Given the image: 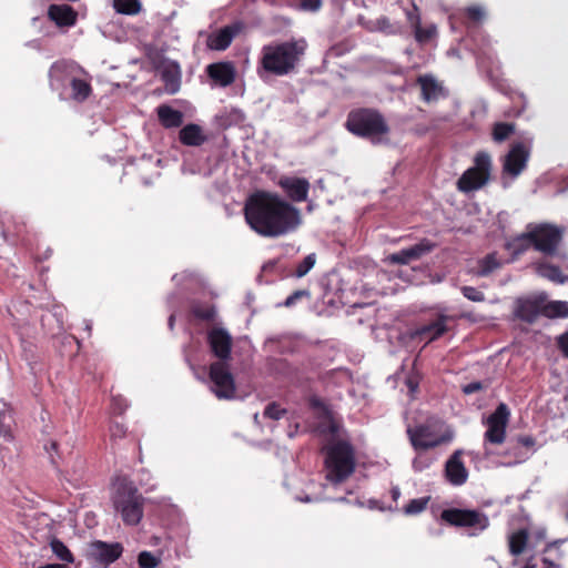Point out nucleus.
I'll use <instances>...</instances> for the list:
<instances>
[{
    "instance_id": "57",
    "label": "nucleus",
    "mask_w": 568,
    "mask_h": 568,
    "mask_svg": "<svg viewBox=\"0 0 568 568\" xmlns=\"http://www.w3.org/2000/svg\"><path fill=\"white\" fill-rule=\"evenodd\" d=\"M378 28L383 31H387V32H394L395 30L392 28L388 19L386 18H383V19H379L378 20Z\"/></svg>"
},
{
    "instance_id": "25",
    "label": "nucleus",
    "mask_w": 568,
    "mask_h": 568,
    "mask_svg": "<svg viewBox=\"0 0 568 568\" xmlns=\"http://www.w3.org/2000/svg\"><path fill=\"white\" fill-rule=\"evenodd\" d=\"M161 79L164 82L168 93H176L181 85V70L179 64L176 62L166 64L161 72Z\"/></svg>"
},
{
    "instance_id": "46",
    "label": "nucleus",
    "mask_w": 568,
    "mask_h": 568,
    "mask_svg": "<svg viewBox=\"0 0 568 568\" xmlns=\"http://www.w3.org/2000/svg\"><path fill=\"white\" fill-rule=\"evenodd\" d=\"M138 564L140 568H156L160 559L150 551H141L138 556Z\"/></svg>"
},
{
    "instance_id": "9",
    "label": "nucleus",
    "mask_w": 568,
    "mask_h": 568,
    "mask_svg": "<svg viewBox=\"0 0 568 568\" xmlns=\"http://www.w3.org/2000/svg\"><path fill=\"white\" fill-rule=\"evenodd\" d=\"M509 417L508 406L505 403H499L496 409L483 422L487 426L484 434L485 446L487 444L500 445L505 442Z\"/></svg>"
},
{
    "instance_id": "16",
    "label": "nucleus",
    "mask_w": 568,
    "mask_h": 568,
    "mask_svg": "<svg viewBox=\"0 0 568 568\" xmlns=\"http://www.w3.org/2000/svg\"><path fill=\"white\" fill-rule=\"evenodd\" d=\"M416 82L420 87V98L426 103H434L448 97V90L432 74L419 75Z\"/></svg>"
},
{
    "instance_id": "33",
    "label": "nucleus",
    "mask_w": 568,
    "mask_h": 568,
    "mask_svg": "<svg viewBox=\"0 0 568 568\" xmlns=\"http://www.w3.org/2000/svg\"><path fill=\"white\" fill-rule=\"evenodd\" d=\"M528 532L524 529H520L509 536V551L514 556L520 555L527 544Z\"/></svg>"
},
{
    "instance_id": "37",
    "label": "nucleus",
    "mask_w": 568,
    "mask_h": 568,
    "mask_svg": "<svg viewBox=\"0 0 568 568\" xmlns=\"http://www.w3.org/2000/svg\"><path fill=\"white\" fill-rule=\"evenodd\" d=\"M538 273L542 277H546L552 282H557V283L565 282V277L562 276L561 270L557 265H551V264H547V263L540 264L538 266Z\"/></svg>"
},
{
    "instance_id": "15",
    "label": "nucleus",
    "mask_w": 568,
    "mask_h": 568,
    "mask_svg": "<svg viewBox=\"0 0 568 568\" xmlns=\"http://www.w3.org/2000/svg\"><path fill=\"white\" fill-rule=\"evenodd\" d=\"M529 158V149L524 142L514 143L505 155L503 172L511 175L513 178L518 176L527 165Z\"/></svg>"
},
{
    "instance_id": "40",
    "label": "nucleus",
    "mask_w": 568,
    "mask_h": 568,
    "mask_svg": "<svg viewBox=\"0 0 568 568\" xmlns=\"http://www.w3.org/2000/svg\"><path fill=\"white\" fill-rule=\"evenodd\" d=\"M414 34L417 42L426 43L436 36V27L429 26L427 28H423L420 26L419 19L417 18L416 22L414 23Z\"/></svg>"
},
{
    "instance_id": "29",
    "label": "nucleus",
    "mask_w": 568,
    "mask_h": 568,
    "mask_svg": "<svg viewBox=\"0 0 568 568\" xmlns=\"http://www.w3.org/2000/svg\"><path fill=\"white\" fill-rule=\"evenodd\" d=\"M544 316L547 318H567L568 302L566 301H548L544 302Z\"/></svg>"
},
{
    "instance_id": "64",
    "label": "nucleus",
    "mask_w": 568,
    "mask_h": 568,
    "mask_svg": "<svg viewBox=\"0 0 568 568\" xmlns=\"http://www.w3.org/2000/svg\"><path fill=\"white\" fill-rule=\"evenodd\" d=\"M328 54L334 55V57H338V55L343 54V52L338 50V47H332L329 49Z\"/></svg>"
},
{
    "instance_id": "51",
    "label": "nucleus",
    "mask_w": 568,
    "mask_h": 568,
    "mask_svg": "<svg viewBox=\"0 0 568 568\" xmlns=\"http://www.w3.org/2000/svg\"><path fill=\"white\" fill-rule=\"evenodd\" d=\"M465 16L473 22H480L484 17V10L478 6H471L465 9Z\"/></svg>"
},
{
    "instance_id": "55",
    "label": "nucleus",
    "mask_w": 568,
    "mask_h": 568,
    "mask_svg": "<svg viewBox=\"0 0 568 568\" xmlns=\"http://www.w3.org/2000/svg\"><path fill=\"white\" fill-rule=\"evenodd\" d=\"M485 387L486 386L481 382L476 381L464 385L462 390L465 395H470L479 390H483Z\"/></svg>"
},
{
    "instance_id": "20",
    "label": "nucleus",
    "mask_w": 568,
    "mask_h": 568,
    "mask_svg": "<svg viewBox=\"0 0 568 568\" xmlns=\"http://www.w3.org/2000/svg\"><path fill=\"white\" fill-rule=\"evenodd\" d=\"M239 31L240 28L236 24L225 26L207 37L206 45L211 50L224 51L231 45Z\"/></svg>"
},
{
    "instance_id": "17",
    "label": "nucleus",
    "mask_w": 568,
    "mask_h": 568,
    "mask_svg": "<svg viewBox=\"0 0 568 568\" xmlns=\"http://www.w3.org/2000/svg\"><path fill=\"white\" fill-rule=\"evenodd\" d=\"M462 450H456L445 464L446 479L454 486H460L468 478V470L462 460Z\"/></svg>"
},
{
    "instance_id": "7",
    "label": "nucleus",
    "mask_w": 568,
    "mask_h": 568,
    "mask_svg": "<svg viewBox=\"0 0 568 568\" xmlns=\"http://www.w3.org/2000/svg\"><path fill=\"white\" fill-rule=\"evenodd\" d=\"M209 377L213 384L212 390L217 398L232 399L235 397V381L227 362L216 361L211 363Z\"/></svg>"
},
{
    "instance_id": "28",
    "label": "nucleus",
    "mask_w": 568,
    "mask_h": 568,
    "mask_svg": "<svg viewBox=\"0 0 568 568\" xmlns=\"http://www.w3.org/2000/svg\"><path fill=\"white\" fill-rule=\"evenodd\" d=\"M69 85L71 87L70 98L79 103L84 102L92 93L91 84L84 79L72 77Z\"/></svg>"
},
{
    "instance_id": "48",
    "label": "nucleus",
    "mask_w": 568,
    "mask_h": 568,
    "mask_svg": "<svg viewBox=\"0 0 568 568\" xmlns=\"http://www.w3.org/2000/svg\"><path fill=\"white\" fill-rule=\"evenodd\" d=\"M43 448L47 452V454L49 455L50 463L53 466L58 467L59 459H60L58 442L51 439L44 444Z\"/></svg>"
},
{
    "instance_id": "56",
    "label": "nucleus",
    "mask_w": 568,
    "mask_h": 568,
    "mask_svg": "<svg viewBox=\"0 0 568 568\" xmlns=\"http://www.w3.org/2000/svg\"><path fill=\"white\" fill-rule=\"evenodd\" d=\"M426 467H428V463L423 460L420 457H416L414 460H413V468L417 471H422L423 469H425Z\"/></svg>"
},
{
    "instance_id": "38",
    "label": "nucleus",
    "mask_w": 568,
    "mask_h": 568,
    "mask_svg": "<svg viewBox=\"0 0 568 568\" xmlns=\"http://www.w3.org/2000/svg\"><path fill=\"white\" fill-rule=\"evenodd\" d=\"M500 266L501 263L497 260L496 253L487 254L483 260L479 261L478 274L480 276H487Z\"/></svg>"
},
{
    "instance_id": "52",
    "label": "nucleus",
    "mask_w": 568,
    "mask_h": 568,
    "mask_svg": "<svg viewBox=\"0 0 568 568\" xmlns=\"http://www.w3.org/2000/svg\"><path fill=\"white\" fill-rule=\"evenodd\" d=\"M535 445L536 439L531 435H519L516 437V446L514 447V449L517 450L519 447L532 449Z\"/></svg>"
},
{
    "instance_id": "59",
    "label": "nucleus",
    "mask_w": 568,
    "mask_h": 568,
    "mask_svg": "<svg viewBox=\"0 0 568 568\" xmlns=\"http://www.w3.org/2000/svg\"><path fill=\"white\" fill-rule=\"evenodd\" d=\"M326 432L332 435H336L339 432V425L335 420L331 419Z\"/></svg>"
},
{
    "instance_id": "24",
    "label": "nucleus",
    "mask_w": 568,
    "mask_h": 568,
    "mask_svg": "<svg viewBox=\"0 0 568 568\" xmlns=\"http://www.w3.org/2000/svg\"><path fill=\"white\" fill-rule=\"evenodd\" d=\"M179 140L186 146H200L207 140V138L199 124L189 123L180 130Z\"/></svg>"
},
{
    "instance_id": "27",
    "label": "nucleus",
    "mask_w": 568,
    "mask_h": 568,
    "mask_svg": "<svg viewBox=\"0 0 568 568\" xmlns=\"http://www.w3.org/2000/svg\"><path fill=\"white\" fill-rule=\"evenodd\" d=\"M530 231L521 233L511 240L507 241L505 248L510 252L511 258L516 260L524 254L530 246H532V240H530Z\"/></svg>"
},
{
    "instance_id": "13",
    "label": "nucleus",
    "mask_w": 568,
    "mask_h": 568,
    "mask_svg": "<svg viewBox=\"0 0 568 568\" xmlns=\"http://www.w3.org/2000/svg\"><path fill=\"white\" fill-rule=\"evenodd\" d=\"M547 297L546 293L518 297L515 301L514 316L527 324H534L540 315L544 316V302Z\"/></svg>"
},
{
    "instance_id": "35",
    "label": "nucleus",
    "mask_w": 568,
    "mask_h": 568,
    "mask_svg": "<svg viewBox=\"0 0 568 568\" xmlns=\"http://www.w3.org/2000/svg\"><path fill=\"white\" fill-rule=\"evenodd\" d=\"M191 314L201 321L211 322L216 317V308L214 305H203L201 303H193L191 305Z\"/></svg>"
},
{
    "instance_id": "62",
    "label": "nucleus",
    "mask_w": 568,
    "mask_h": 568,
    "mask_svg": "<svg viewBox=\"0 0 568 568\" xmlns=\"http://www.w3.org/2000/svg\"><path fill=\"white\" fill-rule=\"evenodd\" d=\"M390 495H392L393 500H395V501H396V500L399 498V496H400V490H399V488H398V487H393V488L390 489Z\"/></svg>"
},
{
    "instance_id": "4",
    "label": "nucleus",
    "mask_w": 568,
    "mask_h": 568,
    "mask_svg": "<svg viewBox=\"0 0 568 568\" xmlns=\"http://www.w3.org/2000/svg\"><path fill=\"white\" fill-rule=\"evenodd\" d=\"M326 478L333 484L345 481L356 467L355 450L349 442L337 440L325 448Z\"/></svg>"
},
{
    "instance_id": "60",
    "label": "nucleus",
    "mask_w": 568,
    "mask_h": 568,
    "mask_svg": "<svg viewBox=\"0 0 568 568\" xmlns=\"http://www.w3.org/2000/svg\"><path fill=\"white\" fill-rule=\"evenodd\" d=\"M175 326V314H171L168 318V327L172 332Z\"/></svg>"
},
{
    "instance_id": "36",
    "label": "nucleus",
    "mask_w": 568,
    "mask_h": 568,
    "mask_svg": "<svg viewBox=\"0 0 568 568\" xmlns=\"http://www.w3.org/2000/svg\"><path fill=\"white\" fill-rule=\"evenodd\" d=\"M50 547H51L52 552L59 560L68 562V564L74 562V557H73L72 552L70 551V549L65 546V544L62 540H60L58 538H53L50 541Z\"/></svg>"
},
{
    "instance_id": "41",
    "label": "nucleus",
    "mask_w": 568,
    "mask_h": 568,
    "mask_svg": "<svg viewBox=\"0 0 568 568\" xmlns=\"http://www.w3.org/2000/svg\"><path fill=\"white\" fill-rule=\"evenodd\" d=\"M316 255L315 253H311L306 255L295 267L292 273L293 276L301 278L305 276L315 265Z\"/></svg>"
},
{
    "instance_id": "14",
    "label": "nucleus",
    "mask_w": 568,
    "mask_h": 568,
    "mask_svg": "<svg viewBox=\"0 0 568 568\" xmlns=\"http://www.w3.org/2000/svg\"><path fill=\"white\" fill-rule=\"evenodd\" d=\"M206 341L211 353L217 361L229 362L231 359L233 338L225 328L213 327L209 329Z\"/></svg>"
},
{
    "instance_id": "5",
    "label": "nucleus",
    "mask_w": 568,
    "mask_h": 568,
    "mask_svg": "<svg viewBox=\"0 0 568 568\" xmlns=\"http://www.w3.org/2000/svg\"><path fill=\"white\" fill-rule=\"evenodd\" d=\"M144 497L131 481L121 483L113 496V506L128 526H136L143 517Z\"/></svg>"
},
{
    "instance_id": "49",
    "label": "nucleus",
    "mask_w": 568,
    "mask_h": 568,
    "mask_svg": "<svg viewBox=\"0 0 568 568\" xmlns=\"http://www.w3.org/2000/svg\"><path fill=\"white\" fill-rule=\"evenodd\" d=\"M460 291L463 295L471 302L480 303L485 301V294L474 286H463Z\"/></svg>"
},
{
    "instance_id": "3",
    "label": "nucleus",
    "mask_w": 568,
    "mask_h": 568,
    "mask_svg": "<svg viewBox=\"0 0 568 568\" xmlns=\"http://www.w3.org/2000/svg\"><path fill=\"white\" fill-rule=\"evenodd\" d=\"M345 129L353 135L376 144L390 131L384 115L373 108H356L348 112Z\"/></svg>"
},
{
    "instance_id": "8",
    "label": "nucleus",
    "mask_w": 568,
    "mask_h": 568,
    "mask_svg": "<svg viewBox=\"0 0 568 568\" xmlns=\"http://www.w3.org/2000/svg\"><path fill=\"white\" fill-rule=\"evenodd\" d=\"M442 520L455 527H467L484 530L489 525L488 517L476 509L448 508L440 514Z\"/></svg>"
},
{
    "instance_id": "12",
    "label": "nucleus",
    "mask_w": 568,
    "mask_h": 568,
    "mask_svg": "<svg viewBox=\"0 0 568 568\" xmlns=\"http://www.w3.org/2000/svg\"><path fill=\"white\" fill-rule=\"evenodd\" d=\"M407 435L415 450H426L438 447L439 445L449 442L453 437L452 433H445L436 437L435 432L428 424H420L413 428L408 427Z\"/></svg>"
},
{
    "instance_id": "61",
    "label": "nucleus",
    "mask_w": 568,
    "mask_h": 568,
    "mask_svg": "<svg viewBox=\"0 0 568 568\" xmlns=\"http://www.w3.org/2000/svg\"><path fill=\"white\" fill-rule=\"evenodd\" d=\"M38 568H68L64 564H47Z\"/></svg>"
},
{
    "instance_id": "44",
    "label": "nucleus",
    "mask_w": 568,
    "mask_h": 568,
    "mask_svg": "<svg viewBox=\"0 0 568 568\" xmlns=\"http://www.w3.org/2000/svg\"><path fill=\"white\" fill-rule=\"evenodd\" d=\"M430 500V497H422L409 500V503L404 507V513L406 515H417L426 509L428 503Z\"/></svg>"
},
{
    "instance_id": "45",
    "label": "nucleus",
    "mask_w": 568,
    "mask_h": 568,
    "mask_svg": "<svg viewBox=\"0 0 568 568\" xmlns=\"http://www.w3.org/2000/svg\"><path fill=\"white\" fill-rule=\"evenodd\" d=\"M286 413L287 410L285 408H282L280 404H277L276 402H271L266 405L263 415L265 418L278 420L282 417H284Z\"/></svg>"
},
{
    "instance_id": "22",
    "label": "nucleus",
    "mask_w": 568,
    "mask_h": 568,
    "mask_svg": "<svg viewBox=\"0 0 568 568\" xmlns=\"http://www.w3.org/2000/svg\"><path fill=\"white\" fill-rule=\"evenodd\" d=\"M489 176L479 172L478 169L469 168L457 181L458 190L463 192H471L484 186Z\"/></svg>"
},
{
    "instance_id": "6",
    "label": "nucleus",
    "mask_w": 568,
    "mask_h": 568,
    "mask_svg": "<svg viewBox=\"0 0 568 568\" xmlns=\"http://www.w3.org/2000/svg\"><path fill=\"white\" fill-rule=\"evenodd\" d=\"M530 240L532 247L545 255L556 254L559 243L562 240V230L556 225L541 223L538 225L529 224Z\"/></svg>"
},
{
    "instance_id": "21",
    "label": "nucleus",
    "mask_w": 568,
    "mask_h": 568,
    "mask_svg": "<svg viewBox=\"0 0 568 568\" xmlns=\"http://www.w3.org/2000/svg\"><path fill=\"white\" fill-rule=\"evenodd\" d=\"M206 73L220 87L231 85L236 75L235 68L231 62L211 63L206 68Z\"/></svg>"
},
{
    "instance_id": "43",
    "label": "nucleus",
    "mask_w": 568,
    "mask_h": 568,
    "mask_svg": "<svg viewBox=\"0 0 568 568\" xmlns=\"http://www.w3.org/2000/svg\"><path fill=\"white\" fill-rule=\"evenodd\" d=\"M474 162H475V166H473L474 169H478L479 172L484 173L487 176L490 175L491 159L487 152H485V151L477 152V154L475 155Z\"/></svg>"
},
{
    "instance_id": "63",
    "label": "nucleus",
    "mask_w": 568,
    "mask_h": 568,
    "mask_svg": "<svg viewBox=\"0 0 568 568\" xmlns=\"http://www.w3.org/2000/svg\"><path fill=\"white\" fill-rule=\"evenodd\" d=\"M275 265H276L275 261H270L263 265V271H271L275 267Z\"/></svg>"
},
{
    "instance_id": "11",
    "label": "nucleus",
    "mask_w": 568,
    "mask_h": 568,
    "mask_svg": "<svg viewBox=\"0 0 568 568\" xmlns=\"http://www.w3.org/2000/svg\"><path fill=\"white\" fill-rule=\"evenodd\" d=\"M448 315L438 314L436 320L428 324L415 328H408L402 334V339L407 343L425 342L428 344L442 337L448 332L447 321L450 320Z\"/></svg>"
},
{
    "instance_id": "58",
    "label": "nucleus",
    "mask_w": 568,
    "mask_h": 568,
    "mask_svg": "<svg viewBox=\"0 0 568 568\" xmlns=\"http://www.w3.org/2000/svg\"><path fill=\"white\" fill-rule=\"evenodd\" d=\"M113 405H114V412L118 413V414H122L125 408H126V405H122V399L121 398H113Z\"/></svg>"
},
{
    "instance_id": "47",
    "label": "nucleus",
    "mask_w": 568,
    "mask_h": 568,
    "mask_svg": "<svg viewBox=\"0 0 568 568\" xmlns=\"http://www.w3.org/2000/svg\"><path fill=\"white\" fill-rule=\"evenodd\" d=\"M303 298H307V300L311 298L310 290H306V288L297 290V291L293 292L290 296H287L286 300L283 303L278 304V305L280 306H285V307H292L298 301H301Z\"/></svg>"
},
{
    "instance_id": "32",
    "label": "nucleus",
    "mask_w": 568,
    "mask_h": 568,
    "mask_svg": "<svg viewBox=\"0 0 568 568\" xmlns=\"http://www.w3.org/2000/svg\"><path fill=\"white\" fill-rule=\"evenodd\" d=\"M510 100L513 105L508 108L504 115L506 118H518L523 114V112L526 109L527 100L526 97L523 93L519 92H511L510 93Z\"/></svg>"
},
{
    "instance_id": "23",
    "label": "nucleus",
    "mask_w": 568,
    "mask_h": 568,
    "mask_svg": "<svg viewBox=\"0 0 568 568\" xmlns=\"http://www.w3.org/2000/svg\"><path fill=\"white\" fill-rule=\"evenodd\" d=\"M70 70L64 61L54 62L49 70V82L52 90L59 91L70 83Z\"/></svg>"
},
{
    "instance_id": "50",
    "label": "nucleus",
    "mask_w": 568,
    "mask_h": 568,
    "mask_svg": "<svg viewBox=\"0 0 568 568\" xmlns=\"http://www.w3.org/2000/svg\"><path fill=\"white\" fill-rule=\"evenodd\" d=\"M110 438L112 440L122 439L126 435V427L118 422H112L109 427Z\"/></svg>"
},
{
    "instance_id": "2",
    "label": "nucleus",
    "mask_w": 568,
    "mask_h": 568,
    "mask_svg": "<svg viewBox=\"0 0 568 568\" xmlns=\"http://www.w3.org/2000/svg\"><path fill=\"white\" fill-rule=\"evenodd\" d=\"M305 50L304 40H288L264 45L257 65L258 77L265 81L270 75L284 77L295 72Z\"/></svg>"
},
{
    "instance_id": "31",
    "label": "nucleus",
    "mask_w": 568,
    "mask_h": 568,
    "mask_svg": "<svg viewBox=\"0 0 568 568\" xmlns=\"http://www.w3.org/2000/svg\"><path fill=\"white\" fill-rule=\"evenodd\" d=\"M516 131V124L515 123H508V122H496L493 125L491 130V136L493 140L497 143L505 142L508 140Z\"/></svg>"
},
{
    "instance_id": "54",
    "label": "nucleus",
    "mask_w": 568,
    "mask_h": 568,
    "mask_svg": "<svg viewBox=\"0 0 568 568\" xmlns=\"http://www.w3.org/2000/svg\"><path fill=\"white\" fill-rule=\"evenodd\" d=\"M556 343L562 355L568 358V329L557 337Z\"/></svg>"
},
{
    "instance_id": "19",
    "label": "nucleus",
    "mask_w": 568,
    "mask_h": 568,
    "mask_svg": "<svg viewBox=\"0 0 568 568\" xmlns=\"http://www.w3.org/2000/svg\"><path fill=\"white\" fill-rule=\"evenodd\" d=\"M280 186L293 202H303L307 199L310 182L304 178H283Z\"/></svg>"
},
{
    "instance_id": "34",
    "label": "nucleus",
    "mask_w": 568,
    "mask_h": 568,
    "mask_svg": "<svg viewBox=\"0 0 568 568\" xmlns=\"http://www.w3.org/2000/svg\"><path fill=\"white\" fill-rule=\"evenodd\" d=\"M113 8L118 13L134 16L142 9L140 0H113Z\"/></svg>"
},
{
    "instance_id": "39",
    "label": "nucleus",
    "mask_w": 568,
    "mask_h": 568,
    "mask_svg": "<svg viewBox=\"0 0 568 568\" xmlns=\"http://www.w3.org/2000/svg\"><path fill=\"white\" fill-rule=\"evenodd\" d=\"M392 265H407L412 261H416L409 247L389 254L386 260Z\"/></svg>"
},
{
    "instance_id": "53",
    "label": "nucleus",
    "mask_w": 568,
    "mask_h": 568,
    "mask_svg": "<svg viewBox=\"0 0 568 568\" xmlns=\"http://www.w3.org/2000/svg\"><path fill=\"white\" fill-rule=\"evenodd\" d=\"M322 0H301L300 7L305 11L316 12L322 8Z\"/></svg>"
},
{
    "instance_id": "18",
    "label": "nucleus",
    "mask_w": 568,
    "mask_h": 568,
    "mask_svg": "<svg viewBox=\"0 0 568 568\" xmlns=\"http://www.w3.org/2000/svg\"><path fill=\"white\" fill-rule=\"evenodd\" d=\"M48 18L59 28H70L77 23L78 12L69 4H50Z\"/></svg>"
},
{
    "instance_id": "10",
    "label": "nucleus",
    "mask_w": 568,
    "mask_h": 568,
    "mask_svg": "<svg viewBox=\"0 0 568 568\" xmlns=\"http://www.w3.org/2000/svg\"><path fill=\"white\" fill-rule=\"evenodd\" d=\"M123 551L124 547L119 541L93 540L88 545L85 557L94 566L108 568L122 556Z\"/></svg>"
},
{
    "instance_id": "26",
    "label": "nucleus",
    "mask_w": 568,
    "mask_h": 568,
    "mask_svg": "<svg viewBox=\"0 0 568 568\" xmlns=\"http://www.w3.org/2000/svg\"><path fill=\"white\" fill-rule=\"evenodd\" d=\"M160 123L166 128H179L183 123V113L168 104H161L156 109Z\"/></svg>"
},
{
    "instance_id": "1",
    "label": "nucleus",
    "mask_w": 568,
    "mask_h": 568,
    "mask_svg": "<svg viewBox=\"0 0 568 568\" xmlns=\"http://www.w3.org/2000/svg\"><path fill=\"white\" fill-rule=\"evenodd\" d=\"M246 223L257 234L278 237L295 231L302 223L297 207L282 200L277 194L258 191L245 202Z\"/></svg>"
},
{
    "instance_id": "30",
    "label": "nucleus",
    "mask_w": 568,
    "mask_h": 568,
    "mask_svg": "<svg viewBox=\"0 0 568 568\" xmlns=\"http://www.w3.org/2000/svg\"><path fill=\"white\" fill-rule=\"evenodd\" d=\"M562 541H554L548 544L544 550L545 556L542 557V568H560L561 565L559 562L561 558V552L559 550V545Z\"/></svg>"
},
{
    "instance_id": "42",
    "label": "nucleus",
    "mask_w": 568,
    "mask_h": 568,
    "mask_svg": "<svg viewBox=\"0 0 568 568\" xmlns=\"http://www.w3.org/2000/svg\"><path fill=\"white\" fill-rule=\"evenodd\" d=\"M436 247V243L428 239H423L418 243L410 246V251L415 260H419L422 256L433 252Z\"/></svg>"
}]
</instances>
